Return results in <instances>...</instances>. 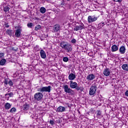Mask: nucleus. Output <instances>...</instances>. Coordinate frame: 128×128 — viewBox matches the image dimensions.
<instances>
[{
  "label": "nucleus",
  "instance_id": "15",
  "mask_svg": "<svg viewBox=\"0 0 128 128\" xmlns=\"http://www.w3.org/2000/svg\"><path fill=\"white\" fill-rule=\"evenodd\" d=\"M74 78H76V74L71 73L70 74H69L68 76V79L70 80H74Z\"/></svg>",
  "mask_w": 128,
  "mask_h": 128
},
{
  "label": "nucleus",
  "instance_id": "9",
  "mask_svg": "<svg viewBox=\"0 0 128 128\" xmlns=\"http://www.w3.org/2000/svg\"><path fill=\"white\" fill-rule=\"evenodd\" d=\"M96 78V76L94 74H90L86 77L88 80H92Z\"/></svg>",
  "mask_w": 128,
  "mask_h": 128
},
{
  "label": "nucleus",
  "instance_id": "21",
  "mask_svg": "<svg viewBox=\"0 0 128 128\" xmlns=\"http://www.w3.org/2000/svg\"><path fill=\"white\" fill-rule=\"evenodd\" d=\"M64 108L62 106H59L57 108V112H64Z\"/></svg>",
  "mask_w": 128,
  "mask_h": 128
},
{
  "label": "nucleus",
  "instance_id": "23",
  "mask_svg": "<svg viewBox=\"0 0 128 128\" xmlns=\"http://www.w3.org/2000/svg\"><path fill=\"white\" fill-rule=\"evenodd\" d=\"M6 62V59H2L0 61V66H4V64Z\"/></svg>",
  "mask_w": 128,
  "mask_h": 128
},
{
  "label": "nucleus",
  "instance_id": "25",
  "mask_svg": "<svg viewBox=\"0 0 128 128\" xmlns=\"http://www.w3.org/2000/svg\"><path fill=\"white\" fill-rule=\"evenodd\" d=\"M9 96L10 98H12V96H14V93L12 92H10V93L5 94V96Z\"/></svg>",
  "mask_w": 128,
  "mask_h": 128
},
{
  "label": "nucleus",
  "instance_id": "30",
  "mask_svg": "<svg viewBox=\"0 0 128 128\" xmlns=\"http://www.w3.org/2000/svg\"><path fill=\"white\" fill-rule=\"evenodd\" d=\"M10 112H16V109L14 108H12L10 110Z\"/></svg>",
  "mask_w": 128,
  "mask_h": 128
},
{
  "label": "nucleus",
  "instance_id": "48",
  "mask_svg": "<svg viewBox=\"0 0 128 128\" xmlns=\"http://www.w3.org/2000/svg\"><path fill=\"white\" fill-rule=\"evenodd\" d=\"M68 108H70V106H68Z\"/></svg>",
  "mask_w": 128,
  "mask_h": 128
},
{
  "label": "nucleus",
  "instance_id": "11",
  "mask_svg": "<svg viewBox=\"0 0 128 128\" xmlns=\"http://www.w3.org/2000/svg\"><path fill=\"white\" fill-rule=\"evenodd\" d=\"M29 109H30V105L28 104H24L23 106V107L22 108V110H24V112H26V110H28Z\"/></svg>",
  "mask_w": 128,
  "mask_h": 128
},
{
  "label": "nucleus",
  "instance_id": "46",
  "mask_svg": "<svg viewBox=\"0 0 128 128\" xmlns=\"http://www.w3.org/2000/svg\"><path fill=\"white\" fill-rule=\"evenodd\" d=\"M66 26H68V25H66Z\"/></svg>",
  "mask_w": 128,
  "mask_h": 128
},
{
  "label": "nucleus",
  "instance_id": "2",
  "mask_svg": "<svg viewBox=\"0 0 128 128\" xmlns=\"http://www.w3.org/2000/svg\"><path fill=\"white\" fill-rule=\"evenodd\" d=\"M96 84H93L90 87L89 90V94L90 96H94L96 92Z\"/></svg>",
  "mask_w": 128,
  "mask_h": 128
},
{
  "label": "nucleus",
  "instance_id": "12",
  "mask_svg": "<svg viewBox=\"0 0 128 128\" xmlns=\"http://www.w3.org/2000/svg\"><path fill=\"white\" fill-rule=\"evenodd\" d=\"M60 30V25L56 24L54 26L53 32H56Z\"/></svg>",
  "mask_w": 128,
  "mask_h": 128
},
{
  "label": "nucleus",
  "instance_id": "20",
  "mask_svg": "<svg viewBox=\"0 0 128 128\" xmlns=\"http://www.w3.org/2000/svg\"><path fill=\"white\" fill-rule=\"evenodd\" d=\"M4 108L6 110H10V108H12V104H10L8 102H7L5 104Z\"/></svg>",
  "mask_w": 128,
  "mask_h": 128
},
{
  "label": "nucleus",
  "instance_id": "8",
  "mask_svg": "<svg viewBox=\"0 0 128 128\" xmlns=\"http://www.w3.org/2000/svg\"><path fill=\"white\" fill-rule=\"evenodd\" d=\"M40 56L42 58H46V52L44 50H40Z\"/></svg>",
  "mask_w": 128,
  "mask_h": 128
},
{
  "label": "nucleus",
  "instance_id": "13",
  "mask_svg": "<svg viewBox=\"0 0 128 128\" xmlns=\"http://www.w3.org/2000/svg\"><path fill=\"white\" fill-rule=\"evenodd\" d=\"M20 34H22V32H20V29L16 30L15 32V36L16 38H20Z\"/></svg>",
  "mask_w": 128,
  "mask_h": 128
},
{
  "label": "nucleus",
  "instance_id": "39",
  "mask_svg": "<svg viewBox=\"0 0 128 128\" xmlns=\"http://www.w3.org/2000/svg\"><path fill=\"white\" fill-rule=\"evenodd\" d=\"M4 53H0V58H2V56H4Z\"/></svg>",
  "mask_w": 128,
  "mask_h": 128
},
{
  "label": "nucleus",
  "instance_id": "44",
  "mask_svg": "<svg viewBox=\"0 0 128 128\" xmlns=\"http://www.w3.org/2000/svg\"><path fill=\"white\" fill-rule=\"evenodd\" d=\"M63 62H64V57L63 58Z\"/></svg>",
  "mask_w": 128,
  "mask_h": 128
},
{
  "label": "nucleus",
  "instance_id": "29",
  "mask_svg": "<svg viewBox=\"0 0 128 128\" xmlns=\"http://www.w3.org/2000/svg\"><path fill=\"white\" fill-rule=\"evenodd\" d=\"M104 26V23L101 22L98 24V28H102V26Z\"/></svg>",
  "mask_w": 128,
  "mask_h": 128
},
{
  "label": "nucleus",
  "instance_id": "10",
  "mask_svg": "<svg viewBox=\"0 0 128 128\" xmlns=\"http://www.w3.org/2000/svg\"><path fill=\"white\" fill-rule=\"evenodd\" d=\"M70 88H76L78 83L76 82H72V81H70Z\"/></svg>",
  "mask_w": 128,
  "mask_h": 128
},
{
  "label": "nucleus",
  "instance_id": "16",
  "mask_svg": "<svg viewBox=\"0 0 128 128\" xmlns=\"http://www.w3.org/2000/svg\"><path fill=\"white\" fill-rule=\"evenodd\" d=\"M118 50V46L116 44H114L113 46H112V52H116V50Z\"/></svg>",
  "mask_w": 128,
  "mask_h": 128
},
{
  "label": "nucleus",
  "instance_id": "42",
  "mask_svg": "<svg viewBox=\"0 0 128 128\" xmlns=\"http://www.w3.org/2000/svg\"><path fill=\"white\" fill-rule=\"evenodd\" d=\"M5 26H6V28H10V26L8 25V23L5 24Z\"/></svg>",
  "mask_w": 128,
  "mask_h": 128
},
{
  "label": "nucleus",
  "instance_id": "7",
  "mask_svg": "<svg viewBox=\"0 0 128 128\" xmlns=\"http://www.w3.org/2000/svg\"><path fill=\"white\" fill-rule=\"evenodd\" d=\"M84 24H82L80 26H76L74 28V30H76V32H78V30H84Z\"/></svg>",
  "mask_w": 128,
  "mask_h": 128
},
{
  "label": "nucleus",
  "instance_id": "31",
  "mask_svg": "<svg viewBox=\"0 0 128 128\" xmlns=\"http://www.w3.org/2000/svg\"><path fill=\"white\" fill-rule=\"evenodd\" d=\"M8 84H9L10 86H14V82L12 81V80H10L8 82Z\"/></svg>",
  "mask_w": 128,
  "mask_h": 128
},
{
  "label": "nucleus",
  "instance_id": "28",
  "mask_svg": "<svg viewBox=\"0 0 128 128\" xmlns=\"http://www.w3.org/2000/svg\"><path fill=\"white\" fill-rule=\"evenodd\" d=\"M27 26H28V28H32V26H34V24L32 23V22L28 23Z\"/></svg>",
  "mask_w": 128,
  "mask_h": 128
},
{
  "label": "nucleus",
  "instance_id": "27",
  "mask_svg": "<svg viewBox=\"0 0 128 128\" xmlns=\"http://www.w3.org/2000/svg\"><path fill=\"white\" fill-rule=\"evenodd\" d=\"M12 30H7L6 32V34H8V36H12Z\"/></svg>",
  "mask_w": 128,
  "mask_h": 128
},
{
  "label": "nucleus",
  "instance_id": "5",
  "mask_svg": "<svg viewBox=\"0 0 128 128\" xmlns=\"http://www.w3.org/2000/svg\"><path fill=\"white\" fill-rule=\"evenodd\" d=\"M64 50L67 52H70L72 50V48L70 44H67L64 45Z\"/></svg>",
  "mask_w": 128,
  "mask_h": 128
},
{
  "label": "nucleus",
  "instance_id": "24",
  "mask_svg": "<svg viewBox=\"0 0 128 128\" xmlns=\"http://www.w3.org/2000/svg\"><path fill=\"white\" fill-rule=\"evenodd\" d=\"M46 10V8H44V7H42L40 8V12H41V14H44Z\"/></svg>",
  "mask_w": 128,
  "mask_h": 128
},
{
  "label": "nucleus",
  "instance_id": "17",
  "mask_svg": "<svg viewBox=\"0 0 128 128\" xmlns=\"http://www.w3.org/2000/svg\"><path fill=\"white\" fill-rule=\"evenodd\" d=\"M10 6H6L4 8V10L6 14H8V12H10Z\"/></svg>",
  "mask_w": 128,
  "mask_h": 128
},
{
  "label": "nucleus",
  "instance_id": "45",
  "mask_svg": "<svg viewBox=\"0 0 128 128\" xmlns=\"http://www.w3.org/2000/svg\"><path fill=\"white\" fill-rule=\"evenodd\" d=\"M10 92V90H8V92Z\"/></svg>",
  "mask_w": 128,
  "mask_h": 128
},
{
  "label": "nucleus",
  "instance_id": "32",
  "mask_svg": "<svg viewBox=\"0 0 128 128\" xmlns=\"http://www.w3.org/2000/svg\"><path fill=\"white\" fill-rule=\"evenodd\" d=\"M18 47H14L12 48V50H14V52H18Z\"/></svg>",
  "mask_w": 128,
  "mask_h": 128
},
{
  "label": "nucleus",
  "instance_id": "43",
  "mask_svg": "<svg viewBox=\"0 0 128 128\" xmlns=\"http://www.w3.org/2000/svg\"><path fill=\"white\" fill-rule=\"evenodd\" d=\"M35 20H40V18H36Z\"/></svg>",
  "mask_w": 128,
  "mask_h": 128
},
{
  "label": "nucleus",
  "instance_id": "49",
  "mask_svg": "<svg viewBox=\"0 0 128 128\" xmlns=\"http://www.w3.org/2000/svg\"><path fill=\"white\" fill-rule=\"evenodd\" d=\"M68 1L70 0H67Z\"/></svg>",
  "mask_w": 128,
  "mask_h": 128
},
{
  "label": "nucleus",
  "instance_id": "47",
  "mask_svg": "<svg viewBox=\"0 0 128 128\" xmlns=\"http://www.w3.org/2000/svg\"><path fill=\"white\" fill-rule=\"evenodd\" d=\"M62 4H63V3H62Z\"/></svg>",
  "mask_w": 128,
  "mask_h": 128
},
{
  "label": "nucleus",
  "instance_id": "40",
  "mask_svg": "<svg viewBox=\"0 0 128 128\" xmlns=\"http://www.w3.org/2000/svg\"><path fill=\"white\" fill-rule=\"evenodd\" d=\"M71 42L72 43V44H76V39H73L72 40Z\"/></svg>",
  "mask_w": 128,
  "mask_h": 128
},
{
  "label": "nucleus",
  "instance_id": "33",
  "mask_svg": "<svg viewBox=\"0 0 128 128\" xmlns=\"http://www.w3.org/2000/svg\"><path fill=\"white\" fill-rule=\"evenodd\" d=\"M4 84L8 86V79H5V80L4 81Z\"/></svg>",
  "mask_w": 128,
  "mask_h": 128
},
{
  "label": "nucleus",
  "instance_id": "22",
  "mask_svg": "<svg viewBox=\"0 0 128 128\" xmlns=\"http://www.w3.org/2000/svg\"><path fill=\"white\" fill-rule=\"evenodd\" d=\"M122 68L124 70H128V64H124L122 66Z\"/></svg>",
  "mask_w": 128,
  "mask_h": 128
},
{
  "label": "nucleus",
  "instance_id": "18",
  "mask_svg": "<svg viewBox=\"0 0 128 128\" xmlns=\"http://www.w3.org/2000/svg\"><path fill=\"white\" fill-rule=\"evenodd\" d=\"M120 54H124L126 52V47H124V46H121L120 48Z\"/></svg>",
  "mask_w": 128,
  "mask_h": 128
},
{
  "label": "nucleus",
  "instance_id": "36",
  "mask_svg": "<svg viewBox=\"0 0 128 128\" xmlns=\"http://www.w3.org/2000/svg\"><path fill=\"white\" fill-rule=\"evenodd\" d=\"M114 2H122V0H113Z\"/></svg>",
  "mask_w": 128,
  "mask_h": 128
},
{
  "label": "nucleus",
  "instance_id": "1",
  "mask_svg": "<svg viewBox=\"0 0 128 128\" xmlns=\"http://www.w3.org/2000/svg\"><path fill=\"white\" fill-rule=\"evenodd\" d=\"M52 90V86H42L40 88L38 89V91L44 94V92H50Z\"/></svg>",
  "mask_w": 128,
  "mask_h": 128
},
{
  "label": "nucleus",
  "instance_id": "19",
  "mask_svg": "<svg viewBox=\"0 0 128 128\" xmlns=\"http://www.w3.org/2000/svg\"><path fill=\"white\" fill-rule=\"evenodd\" d=\"M97 112V116H96V118H102V112L100 110H98L96 111Z\"/></svg>",
  "mask_w": 128,
  "mask_h": 128
},
{
  "label": "nucleus",
  "instance_id": "34",
  "mask_svg": "<svg viewBox=\"0 0 128 128\" xmlns=\"http://www.w3.org/2000/svg\"><path fill=\"white\" fill-rule=\"evenodd\" d=\"M64 42H62L61 44H60V46L62 48H64Z\"/></svg>",
  "mask_w": 128,
  "mask_h": 128
},
{
  "label": "nucleus",
  "instance_id": "35",
  "mask_svg": "<svg viewBox=\"0 0 128 128\" xmlns=\"http://www.w3.org/2000/svg\"><path fill=\"white\" fill-rule=\"evenodd\" d=\"M50 124H52V126H54V120H50Z\"/></svg>",
  "mask_w": 128,
  "mask_h": 128
},
{
  "label": "nucleus",
  "instance_id": "38",
  "mask_svg": "<svg viewBox=\"0 0 128 128\" xmlns=\"http://www.w3.org/2000/svg\"><path fill=\"white\" fill-rule=\"evenodd\" d=\"M64 62H68V58L67 57H64Z\"/></svg>",
  "mask_w": 128,
  "mask_h": 128
},
{
  "label": "nucleus",
  "instance_id": "14",
  "mask_svg": "<svg viewBox=\"0 0 128 128\" xmlns=\"http://www.w3.org/2000/svg\"><path fill=\"white\" fill-rule=\"evenodd\" d=\"M110 74V69L108 68H106L104 71V74L106 76H108Z\"/></svg>",
  "mask_w": 128,
  "mask_h": 128
},
{
  "label": "nucleus",
  "instance_id": "41",
  "mask_svg": "<svg viewBox=\"0 0 128 128\" xmlns=\"http://www.w3.org/2000/svg\"><path fill=\"white\" fill-rule=\"evenodd\" d=\"M124 94L126 96H128V90L125 92Z\"/></svg>",
  "mask_w": 128,
  "mask_h": 128
},
{
  "label": "nucleus",
  "instance_id": "26",
  "mask_svg": "<svg viewBox=\"0 0 128 128\" xmlns=\"http://www.w3.org/2000/svg\"><path fill=\"white\" fill-rule=\"evenodd\" d=\"M42 26H40V24H38L35 27V30H40Z\"/></svg>",
  "mask_w": 128,
  "mask_h": 128
},
{
  "label": "nucleus",
  "instance_id": "4",
  "mask_svg": "<svg viewBox=\"0 0 128 128\" xmlns=\"http://www.w3.org/2000/svg\"><path fill=\"white\" fill-rule=\"evenodd\" d=\"M64 92L67 94H74V90H72L68 85L64 86Z\"/></svg>",
  "mask_w": 128,
  "mask_h": 128
},
{
  "label": "nucleus",
  "instance_id": "3",
  "mask_svg": "<svg viewBox=\"0 0 128 128\" xmlns=\"http://www.w3.org/2000/svg\"><path fill=\"white\" fill-rule=\"evenodd\" d=\"M42 94L40 92H37L36 94H35L34 96V100H42Z\"/></svg>",
  "mask_w": 128,
  "mask_h": 128
},
{
  "label": "nucleus",
  "instance_id": "6",
  "mask_svg": "<svg viewBox=\"0 0 128 128\" xmlns=\"http://www.w3.org/2000/svg\"><path fill=\"white\" fill-rule=\"evenodd\" d=\"M96 20H98V18L94 17V16H88V24H90V22H96Z\"/></svg>",
  "mask_w": 128,
  "mask_h": 128
},
{
  "label": "nucleus",
  "instance_id": "37",
  "mask_svg": "<svg viewBox=\"0 0 128 128\" xmlns=\"http://www.w3.org/2000/svg\"><path fill=\"white\" fill-rule=\"evenodd\" d=\"M76 90H80V88L78 86H76V88H75Z\"/></svg>",
  "mask_w": 128,
  "mask_h": 128
}]
</instances>
